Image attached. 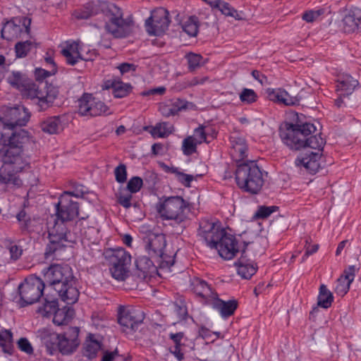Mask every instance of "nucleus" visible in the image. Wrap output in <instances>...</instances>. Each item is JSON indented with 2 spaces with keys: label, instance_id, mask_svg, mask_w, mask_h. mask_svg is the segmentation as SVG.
I'll list each match as a JSON object with an SVG mask.
<instances>
[{
  "label": "nucleus",
  "instance_id": "13d9d810",
  "mask_svg": "<svg viewBox=\"0 0 361 361\" xmlns=\"http://www.w3.org/2000/svg\"><path fill=\"white\" fill-rule=\"evenodd\" d=\"M18 347L21 351L28 355L33 353V348L30 341L26 338H21L18 340Z\"/></svg>",
  "mask_w": 361,
  "mask_h": 361
},
{
  "label": "nucleus",
  "instance_id": "2f4dec72",
  "mask_svg": "<svg viewBox=\"0 0 361 361\" xmlns=\"http://www.w3.org/2000/svg\"><path fill=\"white\" fill-rule=\"evenodd\" d=\"M161 241H163L164 247L159 250V269H169L174 264L175 254L173 252L170 255L166 253L165 235L159 233V242Z\"/></svg>",
  "mask_w": 361,
  "mask_h": 361
},
{
  "label": "nucleus",
  "instance_id": "c756f323",
  "mask_svg": "<svg viewBox=\"0 0 361 361\" xmlns=\"http://www.w3.org/2000/svg\"><path fill=\"white\" fill-rule=\"evenodd\" d=\"M101 343L94 335L90 334L84 343L82 354L89 360L96 357L97 353L101 350Z\"/></svg>",
  "mask_w": 361,
  "mask_h": 361
},
{
  "label": "nucleus",
  "instance_id": "a19ab883",
  "mask_svg": "<svg viewBox=\"0 0 361 361\" xmlns=\"http://www.w3.org/2000/svg\"><path fill=\"white\" fill-rule=\"evenodd\" d=\"M183 30L190 37H196L199 30V21L197 17L190 16L182 25Z\"/></svg>",
  "mask_w": 361,
  "mask_h": 361
},
{
  "label": "nucleus",
  "instance_id": "69168bd1",
  "mask_svg": "<svg viewBox=\"0 0 361 361\" xmlns=\"http://www.w3.org/2000/svg\"><path fill=\"white\" fill-rule=\"evenodd\" d=\"M54 73H54L52 71V69L51 71H46L42 68H37L35 71V75L38 80L44 79L47 77L51 76V75H53Z\"/></svg>",
  "mask_w": 361,
  "mask_h": 361
},
{
  "label": "nucleus",
  "instance_id": "f257e3e1",
  "mask_svg": "<svg viewBox=\"0 0 361 361\" xmlns=\"http://www.w3.org/2000/svg\"><path fill=\"white\" fill-rule=\"evenodd\" d=\"M30 114L23 106L6 108L0 116V184L8 190H14L23 185L18 176L30 166L27 147L31 144L25 130L13 132L14 128L27 123Z\"/></svg>",
  "mask_w": 361,
  "mask_h": 361
},
{
  "label": "nucleus",
  "instance_id": "6e6552de",
  "mask_svg": "<svg viewBox=\"0 0 361 361\" xmlns=\"http://www.w3.org/2000/svg\"><path fill=\"white\" fill-rule=\"evenodd\" d=\"M44 282L35 276H30L18 286L20 299L18 303L20 307L32 305L40 298L44 289Z\"/></svg>",
  "mask_w": 361,
  "mask_h": 361
},
{
  "label": "nucleus",
  "instance_id": "8fccbe9b",
  "mask_svg": "<svg viewBox=\"0 0 361 361\" xmlns=\"http://www.w3.org/2000/svg\"><path fill=\"white\" fill-rule=\"evenodd\" d=\"M38 111H42L49 108L53 103V99L45 92L42 94V98H37L35 100Z\"/></svg>",
  "mask_w": 361,
  "mask_h": 361
},
{
  "label": "nucleus",
  "instance_id": "4be33fe9",
  "mask_svg": "<svg viewBox=\"0 0 361 361\" xmlns=\"http://www.w3.org/2000/svg\"><path fill=\"white\" fill-rule=\"evenodd\" d=\"M85 219L83 217L78 221H76L73 232H78L77 239L82 237L83 240H87L90 243L97 245L100 239L99 229L93 226L85 228Z\"/></svg>",
  "mask_w": 361,
  "mask_h": 361
},
{
  "label": "nucleus",
  "instance_id": "0e129e2a",
  "mask_svg": "<svg viewBox=\"0 0 361 361\" xmlns=\"http://www.w3.org/2000/svg\"><path fill=\"white\" fill-rule=\"evenodd\" d=\"M9 252H10V255H11V258L16 261L17 259H18L20 256L22 255V253H23V250L14 245H11L10 247H9Z\"/></svg>",
  "mask_w": 361,
  "mask_h": 361
},
{
  "label": "nucleus",
  "instance_id": "3c124183",
  "mask_svg": "<svg viewBox=\"0 0 361 361\" xmlns=\"http://www.w3.org/2000/svg\"><path fill=\"white\" fill-rule=\"evenodd\" d=\"M143 185V180L140 177L134 176L132 177L128 182L126 187L125 188L133 193H136L141 189Z\"/></svg>",
  "mask_w": 361,
  "mask_h": 361
},
{
  "label": "nucleus",
  "instance_id": "39448f33",
  "mask_svg": "<svg viewBox=\"0 0 361 361\" xmlns=\"http://www.w3.org/2000/svg\"><path fill=\"white\" fill-rule=\"evenodd\" d=\"M79 331V328L76 326L69 327L62 334L43 330L40 332V338L48 354L54 355L59 352L66 355L73 353L78 348L80 344Z\"/></svg>",
  "mask_w": 361,
  "mask_h": 361
},
{
  "label": "nucleus",
  "instance_id": "de8ad7c7",
  "mask_svg": "<svg viewBox=\"0 0 361 361\" xmlns=\"http://www.w3.org/2000/svg\"><path fill=\"white\" fill-rule=\"evenodd\" d=\"M185 58L188 61L190 71H194L200 66L202 60V56L200 54L190 52L186 54Z\"/></svg>",
  "mask_w": 361,
  "mask_h": 361
},
{
  "label": "nucleus",
  "instance_id": "a878e982",
  "mask_svg": "<svg viewBox=\"0 0 361 361\" xmlns=\"http://www.w3.org/2000/svg\"><path fill=\"white\" fill-rule=\"evenodd\" d=\"M186 107L185 102L180 99H168L159 104V111L164 116H173Z\"/></svg>",
  "mask_w": 361,
  "mask_h": 361
},
{
  "label": "nucleus",
  "instance_id": "bb28decb",
  "mask_svg": "<svg viewBox=\"0 0 361 361\" xmlns=\"http://www.w3.org/2000/svg\"><path fill=\"white\" fill-rule=\"evenodd\" d=\"M238 274L243 279H250L257 271V267L250 259L241 257L235 263Z\"/></svg>",
  "mask_w": 361,
  "mask_h": 361
},
{
  "label": "nucleus",
  "instance_id": "338daca9",
  "mask_svg": "<svg viewBox=\"0 0 361 361\" xmlns=\"http://www.w3.org/2000/svg\"><path fill=\"white\" fill-rule=\"evenodd\" d=\"M118 68L120 70L121 73L124 74L130 71H135L136 66L133 63H121Z\"/></svg>",
  "mask_w": 361,
  "mask_h": 361
},
{
  "label": "nucleus",
  "instance_id": "9d476101",
  "mask_svg": "<svg viewBox=\"0 0 361 361\" xmlns=\"http://www.w3.org/2000/svg\"><path fill=\"white\" fill-rule=\"evenodd\" d=\"M226 233L219 221H213L207 219H202L199 223L197 236L207 246L213 249L216 247V243Z\"/></svg>",
  "mask_w": 361,
  "mask_h": 361
},
{
  "label": "nucleus",
  "instance_id": "c03bdc74",
  "mask_svg": "<svg viewBox=\"0 0 361 361\" xmlns=\"http://www.w3.org/2000/svg\"><path fill=\"white\" fill-rule=\"evenodd\" d=\"M239 99L243 104L249 105L257 101L258 95L252 89L243 88L239 94Z\"/></svg>",
  "mask_w": 361,
  "mask_h": 361
},
{
  "label": "nucleus",
  "instance_id": "5fc2aeb1",
  "mask_svg": "<svg viewBox=\"0 0 361 361\" xmlns=\"http://www.w3.org/2000/svg\"><path fill=\"white\" fill-rule=\"evenodd\" d=\"M174 132L173 125L169 122L159 123V137H166Z\"/></svg>",
  "mask_w": 361,
  "mask_h": 361
},
{
  "label": "nucleus",
  "instance_id": "6e6d98bb",
  "mask_svg": "<svg viewBox=\"0 0 361 361\" xmlns=\"http://www.w3.org/2000/svg\"><path fill=\"white\" fill-rule=\"evenodd\" d=\"M156 13V10H153L151 12V16L146 20L145 21V28L146 31L149 35H157V25L154 24V13Z\"/></svg>",
  "mask_w": 361,
  "mask_h": 361
},
{
  "label": "nucleus",
  "instance_id": "680f3d73",
  "mask_svg": "<svg viewBox=\"0 0 361 361\" xmlns=\"http://www.w3.org/2000/svg\"><path fill=\"white\" fill-rule=\"evenodd\" d=\"M274 208V207L262 206L259 207L257 212H256V216L258 218H267L275 211Z\"/></svg>",
  "mask_w": 361,
  "mask_h": 361
},
{
  "label": "nucleus",
  "instance_id": "72a5a7b5",
  "mask_svg": "<svg viewBox=\"0 0 361 361\" xmlns=\"http://www.w3.org/2000/svg\"><path fill=\"white\" fill-rule=\"evenodd\" d=\"M212 136V137H214L216 135V133L210 128H207L204 126H200L198 128H195L193 131L192 135H190L199 145L203 142H209L207 140V137L209 136Z\"/></svg>",
  "mask_w": 361,
  "mask_h": 361
},
{
  "label": "nucleus",
  "instance_id": "9b49d317",
  "mask_svg": "<svg viewBox=\"0 0 361 361\" xmlns=\"http://www.w3.org/2000/svg\"><path fill=\"white\" fill-rule=\"evenodd\" d=\"M78 114L85 116H98L109 115L111 111L103 102L85 93L78 100Z\"/></svg>",
  "mask_w": 361,
  "mask_h": 361
},
{
  "label": "nucleus",
  "instance_id": "a211bd4d",
  "mask_svg": "<svg viewBox=\"0 0 361 361\" xmlns=\"http://www.w3.org/2000/svg\"><path fill=\"white\" fill-rule=\"evenodd\" d=\"M341 26L345 33L361 31V9L353 8L347 11L342 18Z\"/></svg>",
  "mask_w": 361,
  "mask_h": 361
},
{
  "label": "nucleus",
  "instance_id": "7c9ffc66",
  "mask_svg": "<svg viewBox=\"0 0 361 361\" xmlns=\"http://www.w3.org/2000/svg\"><path fill=\"white\" fill-rule=\"evenodd\" d=\"M42 130L48 134H56L63 130V126L59 116L47 118L40 123Z\"/></svg>",
  "mask_w": 361,
  "mask_h": 361
},
{
  "label": "nucleus",
  "instance_id": "f3484780",
  "mask_svg": "<svg viewBox=\"0 0 361 361\" xmlns=\"http://www.w3.org/2000/svg\"><path fill=\"white\" fill-rule=\"evenodd\" d=\"M214 310L217 311L222 319H226L234 314L238 307V302L236 300L232 299L224 301L219 298L217 293L210 299L208 305Z\"/></svg>",
  "mask_w": 361,
  "mask_h": 361
},
{
  "label": "nucleus",
  "instance_id": "2eb2a0df",
  "mask_svg": "<svg viewBox=\"0 0 361 361\" xmlns=\"http://www.w3.org/2000/svg\"><path fill=\"white\" fill-rule=\"evenodd\" d=\"M31 20L20 16L8 21L1 29V37L8 41L20 37L23 33L29 34Z\"/></svg>",
  "mask_w": 361,
  "mask_h": 361
},
{
  "label": "nucleus",
  "instance_id": "864d4df0",
  "mask_svg": "<svg viewBox=\"0 0 361 361\" xmlns=\"http://www.w3.org/2000/svg\"><path fill=\"white\" fill-rule=\"evenodd\" d=\"M116 180L119 183H123L127 180V170L126 165L121 164L114 170Z\"/></svg>",
  "mask_w": 361,
  "mask_h": 361
},
{
  "label": "nucleus",
  "instance_id": "f704fd0d",
  "mask_svg": "<svg viewBox=\"0 0 361 361\" xmlns=\"http://www.w3.org/2000/svg\"><path fill=\"white\" fill-rule=\"evenodd\" d=\"M334 301V296L331 292L324 284L319 287V295L317 297L318 306L327 309L331 307Z\"/></svg>",
  "mask_w": 361,
  "mask_h": 361
},
{
  "label": "nucleus",
  "instance_id": "0eeeda50",
  "mask_svg": "<svg viewBox=\"0 0 361 361\" xmlns=\"http://www.w3.org/2000/svg\"><path fill=\"white\" fill-rule=\"evenodd\" d=\"M188 207V202L180 196H164L159 198V216L164 219L182 221Z\"/></svg>",
  "mask_w": 361,
  "mask_h": 361
},
{
  "label": "nucleus",
  "instance_id": "e433bc0d",
  "mask_svg": "<svg viewBox=\"0 0 361 361\" xmlns=\"http://www.w3.org/2000/svg\"><path fill=\"white\" fill-rule=\"evenodd\" d=\"M58 302L56 300L53 299L49 300L48 299H44V302L43 305L38 307L37 312L42 314L43 317H49L52 314H55L56 312L59 309H57Z\"/></svg>",
  "mask_w": 361,
  "mask_h": 361
},
{
  "label": "nucleus",
  "instance_id": "4468645a",
  "mask_svg": "<svg viewBox=\"0 0 361 361\" xmlns=\"http://www.w3.org/2000/svg\"><path fill=\"white\" fill-rule=\"evenodd\" d=\"M44 283H48L54 289L66 281H71L73 276L71 268L67 265L51 264L42 271Z\"/></svg>",
  "mask_w": 361,
  "mask_h": 361
},
{
  "label": "nucleus",
  "instance_id": "6ab92c4d",
  "mask_svg": "<svg viewBox=\"0 0 361 361\" xmlns=\"http://www.w3.org/2000/svg\"><path fill=\"white\" fill-rule=\"evenodd\" d=\"M142 233V240L145 250L151 258H158V233L154 228L149 229L147 226H142L140 228Z\"/></svg>",
  "mask_w": 361,
  "mask_h": 361
},
{
  "label": "nucleus",
  "instance_id": "09e8293b",
  "mask_svg": "<svg viewBox=\"0 0 361 361\" xmlns=\"http://www.w3.org/2000/svg\"><path fill=\"white\" fill-rule=\"evenodd\" d=\"M173 310L180 320H184L188 316V309L182 300L173 303Z\"/></svg>",
  "mask_w": 361,
  "mask_h": 361
},
{
  "label": "nucleus",
  "instance_id": "dca6fc26",
  "mask_svg": "<svg viewBox=\"0 0 361 361\" xmlns=\"http://www.w3.org/2000/svg\"><path fill=\"white\" fill-rule=\"evenodd\" d=\"M213 249H216L223 259L229 260L236 255L240 248L235 237L226 232Z\"/></svg>",
  "mask_w": 361,
  "mask_h": 361
},
{
  "label": "nucleus",
  "instance_id": "052dcab7",
  "mask_svg": "<svg viewBox=\"0 0 361 361\" xmlns=\"http://www.w3.org/2000/svg\"><path fill=\"white\" fill-rule=\"evenodd\" d=\"M323 13L322 10L309 11L303 14L302 19L307 23H312L316 20Z\"/></svg>",
  "mask_w": 361,
  "mask_h": 361
},
{
  "label": "nucleus",
  "instance_id": "f03ea898",
  "mask_svg": "<svg viewBox=\"0 0 361 361\" xmlns=\"http://www.w3.org/2000/svg\"><path fill=\"white\" fill-rule=\"evenodd\" d=\"M314 124L310 123H285L280 128V137L284 145L291 149L299 150L302 147H309L316 150L315 152L306 150L298 156L295 164L298 167H303L310 173H316L319 167L321 152L325 144L324 138L320 135H310L316 131Z\"/></svg>",
  "mask_w": 361,
  "mask_h": 361
},
{
  "label": "nucleus",
  "instance_id": "cd10ccee",
  "mask_svg": "<svg viewBox=\"0 0 361 361\" xmlns=\"http://www.w3.org/2000/svg\"><path fill=\"white\" fill-rule=\"evenodd\" d=\"M357 85L358 81L351 75L348 74L343 75L337 80L336 91L338 92H343V95H350Z\"/></svg>",
  "mask_w": 361,
  "mask_h": 361
},
{
  "label": "nucleus",
  "instance_id": "f8f14e48",
  "mask_svg": "<svg viewBox=\"0 0 361 361\" xmlns=\"http://www.w3.org/2000/svg\"><path fill=\"white\" fill-rule=\"evenodd\" d=\"M68 65L74 66L79 61H92L96 56L95 50L90 51L86 47H81L76 42H67L61 51Z\"/></svg>",
  "mask_w": 361,
  "mask_h": 361
},
{
  "label": "nucleus",
  "instance_id": "e2e57ef3",
  "mask_svg": "<svg viewBox=\"0 0 361 361\" xmlns=\"http://www.w3.org/2000/svg\"><path fill=\"white\" fill-rule=\"evenodd\" d=\"M355 266H349L344 270L343 274L340 278H344L350 283H351L355 278Z\"/></svg>",
  "mask_w": 361,
  "mask_h": 361
},
{
  "label": "nucleus",
  "instance_id": "c85d7f7f",
  "mask_svg": "<svg viewBox=\"0 0 361 361\" xmlns=\"http://www.w3.org/2000/svg\"><path fill=\"white\" fill-rule=\"evenodd\" d=\"M184 336L183 332L178 333H171L169 335V338L171 340L173 346H171L169 348V354L174 355V357L179 361H181L184 358V354L182 352L181 346L183 344L181 343Z\"/></svg>",
  "mask_w": 361,
  "mask_h": 361
},
{
  "label": "nucleus",
  "instance_id": "393cba45",
  "mask_svg": "<svg viewBox=\"0 0 361 361\" xmlns=\"http://www.w3.org/2000/svg\"><path fill=\"white\" fill-rule=\"evenodd\" d=\"M268 98L273 102L293 106L298 103L295 97L290 96L285 90L281 88H268L266 90Z\"/></svg>",
  "mask_w": 361,
  "mask_h": 361
},
{
  "label": "nucleus",
  "instance_id": "79ce46f5",
  "mask_svg": "<svg viewBox=\"0 0 361 361\" xmlns=\"http://www.w3.org/2000/svg\"><path fill=\"white\" fill-rule=\"evenodd\" d=\"M133 194L125 188H120L116 194L118 203L126 209L130 208L132 206Z\"/></svg>",
  "mask_w": 361,
  "mask_h": 361
},
{
  "label": "nucleus",
  "instance_id": "423d86ee",
  "mask_svg": "<svg viewBox=\"0 0 361 361\" xmlns=\"http://www.w3.org/2000/svg\"><path fill=\"white\" fill-rule=\"evenodd\" d=\"M235 180L240 189L252 194L257 193L264 184L262 172L257 164L252 161L238 164Z\"/></svg>",
  "mask_w": 361,
  "mask_h": 361
},
{
  "label": "nucleus",
  "instance_id": "aec40b11",
  "mask_svg": "<svg viewBox=\"0 0 361 361\" xmlns=\"http://www.w3.org/2000/svg\"><path fill=\"white\" fill-rule=\"evenodd\" d=\"M54 290L59 293L61 300L68 305H73L78 300L80 293L75 286V279L73 276L71 281H66L60 286H56Z\"/></svg>",
  "mask_w": 361,
  "mask_h": 361
},
{
  "label": "nucleus",
  "instance_id": "c9c22d12",
  "mask_svg": "<svg viewBox=\"0 0 361 361\" xmlns=\"http://www.w3.org/2000/svg\"><path fill=\"white\" fill-rule=\"evenodd\" d=\"M112 93L116 98H123L128 95L131 86L121 81H114L111 83Z\"/></svg>",
  "mask_w": 361,
  "mask_h": 361
},
{
  "label": "nucleus",
  "instance_id": "20e7f679",
  "mask_svg": "<svg viewBox=\"0 0 361 361\" xmlns=\"http://www.w3.org/2000/svg\"><path fill=\"white\" fill-rule=\"evenodd\" d=\"M100 11L109 18L105 24L108 32L118 38L125 37L130 33V22L123 18L121 8L112 3L94 0L88 3L82 10L77 11L75 16L80 19H87Z\"/></svg>",
  "mask_w": 361,
  "mask_h": 361
},
{
  "label": "nucleus",
  "instance_id": "4d7b16f0",
  "mask_svg": "<svg viewBox=\"0 0 361 361\" xmlns=\"http://www.w3.org/2000/svg\"><path fill=\"white\" fill-rule=\"evenodd\" d=\"M68 319L67 313L63 310L59 309L54 314L53 322L55 324L60 326L66 324Z\"/></svg>",
  "mask_w": 361,
  "mask_h": 361
},
{
  "label": "nucleus",
  "instance_id": "1a4fd4ad",
  "mask_svg": "<svg viewBox=\"0 0 361 361\" xmlns=\"http://www.w3.org/2000/svg\"><path fill=\"white\" fill-rule=\"evenodd\" d=\"M112 276L118 281H124L128 276L131 256L125 249L118 247L107 252Z\"/></svg>",
  "mask_w": 361,
  "mask_h": 361
},
{
  "label": "nucleus",
  "instance_id": "49530a36",
  "mask_svg": "<svg viewBox=\"0 0 361 361\" xmlns=\"http://www.w3.org/2000/svg\"><path fill=\"white\" fill-rule=\"evenodd\" d=\"M199 144L190 135L186 137L182 142V151L183 154L190 156L197 152Z\"/></svg>",
  "mask_w": 361,
  "mask_h": 361
},
{
  "label": "nucleus",
  "instance_id": "b1692460",
  "mask_svg": "<svg viewBox=\"0 0 361 361\" xmlns=\"http://www.w3.org/2000/svg\"><path fill=\"white\" fill-rule=\"evenodd\" d=\"M231 144V154L233 159L238 164L245 162L244 159L247 156V145L243 137L231 136L230 137Z\"/></svg>",
  "mask_w": 361,
  "mask_h": 361
},
{
  "label": "nucleus",
  "instance_id": "ddd939ff",
  "mask_svg": "<svg viewBox=\"0 0 361 361\" xmlns=\"http://www.w3.org/2000/svg\"><path fill=\"white\" fill-rule=\"evenodd\" d=\"M145 319L144 312L133 307H121L118 321L126 334L133 333Z\"/></svg>",
  "mask_w": 361,
  "mask_h": 361
},
{
  "label": "nucleus",
  "instance_id": "412c9836",
  "mask_svg": "<svg viewBox=\"0 0 361 361\" xmlns=\"http://www.w3.org/2000/svg\"><path fill=\"white\" fill-rule=\"evenodd\" d=\"M190 286L191 290L199 297L204 300L203 303L206 305H208L210 299H212L216 292L214 291L208 283L199 278L193 277L190 281Z\"/></svg>",
  "mask_w": 361,
  "mask_h": 361
},
{
  "label": "nucleus",
  "instance_id": "bf43d9fd",
  "mask_svg": "<svg viewBox=\"0 0 361 361\" xmlns=\"http://www.w3.org/2000/svg\"><path fill=\"white\" fill-rule=\"evenodd\" d=\"M176 177L177 180L185 187H190L191 182L193 180V176L184 173L179 170L176 174Z\"/></svg>",
  "mask_w": 361,
  "mask_h": 361
},
{
  "label": "nucleus",
  "instance_id": "7ed1b4c3",
  "mask_svg": "<svg viewBox=\"0 0 361 361\" xmlns=\"http://www.w3.org/2000/svg\"><path fill=\"white\" fill-rule=\"evenodd\" d=\"M78 214V203L67 195H61L56 204V216L47 224L49 243L44 253L47 259H58L60 252L67 246L66 243H74L77 241L78 232H71L68 228Z\"/></svg>",
  "mask_w": 361,
  "mask_h": 361
},
{
  "label": "nucleus",
  "instance_id": "37998d69",
  "mask_svg": "<svg viewBox=\"0 0 361 361\" xmlns=\"http://www.w3.org/2000/svg\"><path fill=\"white\" fill-rule=\"evenodd\" d=\"M7 80L11 85L20 91L28 81L25 75L19 72H13Z\"/></svg>",
  "mask_w": 361,
  "mask_h": 361
},
{
  "label": "nucleus",
  "instance_id": "a18cd8bd",
  "mask_svg": "<svg viewBox=\"0 0 361 361\" xmlns=\"http://www.w3.org/2000/svg\"><path fill=\"white\" fill-rule=\"evenodd\" d=\"M171 23L169 12L164 8H159V35L168 30Z\"/></svg>",
  "mask_w": 361,
  "mask_h": 361
},
{
  "label": "nucleus",
  "instance_id": "ea45409f",
  "mask_svg": "<svg viewBox=\"0 0 361 361\" xmlns=\"http://www.w3.org/2000/svg\"><path fill=\"white\" fill-rule=\"evenodd\" d=\"M13 334L9 330L0 331V346L4 353L11 354L13 351Z\"/></svg>",
  "mask_w": 361,
  "mask_h": 361
},
{
  "label": "nucleus",
  "instance_id": "5701e85b",
  "mask_svg": "<svg viewBox=\"0 0 361 361\" xmlns=\"http://www.w3.org/2000/svg\"><path fill=\"white\" fill-rule=\"evenodd\" d=\"M209 5L212 10H218L226 17H231L235 20H243V13L238 11L229 3L222 0H202Z\"/></svg>",
  "mask_w": 361,
  "mask_h": 361
},
{
  "label": "nucleus",
  "instance_id": "603ef678",
  "mask_svg": "<svg viewBox=\"0 0 361 361\" xmlns=\"http://www.w3.org/2000/svg\"><path fill=\"white\" fill-rule=\"evenodd\" d=\"M350 284L344 278H339L336 281L335 292L337 295L343 296L348 292Z\"/></svg>",
  "mask_w": 361,
  "mask_h": 361
},
{
  "label": "nucleus",
  "instance_id": "58836bf2",
  "mask_svg": "<svg viewBox=\"0 0 361 361\" xmlns=\"http://www.w3.org/2000/svg\"><path fill=\"white\" fill-rule=\"evenodd\" d=\"M33 48H36V43L32 40L18 42L15 45L16 56L18 58L25 57Z\"/></svg>",
  "mask_w": 361,
  "mask_h": 361
},
{
  "label": "nucleus",
  "instance_id": "473e14b6",
  "mask_svg": "<svg viewBox=\"0 0 361 361\" xmlns=\"http://www.w3.org/2000/svg\"><path fill=\"white\" fill-rule=\"evenodd\" d=\"M153 259L149 255L140 257L135 262L137 268L145 274H151L153 272L158 274V268L154 266Z\"/></svg>",
  "mask_w": 361,
  "mask_h": 361
},
{
  "label": "nucleus",
  "instance_id": "4c0bfd02",
  "mask_svg": "<svg viewBox=\"0 0 361 361\" xmlns=\"http://www.w3.org/2000/svg\"><path fill=\"white\" fill-rule=\"evenodd\" d=\"M21 92L27 97L35 100L42 98V94L44 93L38 85L30 81H27Z\"/></svg>",
  "mask_w": 361,
  "mask_h": 361
},
{
  "label": "nucleus",
  "instance_id": "774afa93",
  "mask_svg": "<svg viewBox=\"0 0 361 361\" xmlns=\"http://www.w3.org/2000/svg\"><path fill=\"white\" fill-rule=\"evenodd\" d=\"M319 249V245L317 244H314L312 245H310L306 247L305 254L302 257V262H304L309 256L313 255L317 252Z\"/></svg>",
  "mask_w": 361,
  "mask_h": 361
}]
</instances>
